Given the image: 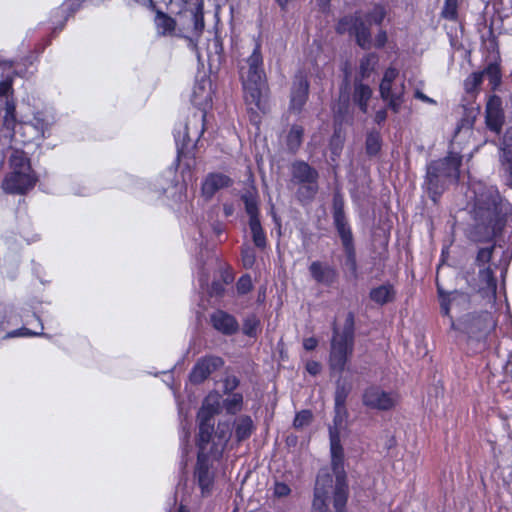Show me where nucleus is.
Listing matches in <instances>:
<instances>
[{
  "label": "nucleus",
  "instance_id": "47",
  "mask_svg": "<svg viewBox=\"0 0 512 512\" xmlns=\"http://www.w3.org/2000/svg\"><path fill=\"white\" fill-rule=\"evenodd\" d=\"M256 260V254L253 248L244 247L242 249V263L245 268H251Z\"/></svg>",
  "mask_w": 512,
  "mask_h": 512
},
{
  "label": "nucleus",
  "instance_id": "54",
  "mask_svg": "<svg viewBox=\"0 0 512 512\" xmlns=\"http://www.w3.org/2000/svg\"><path fill=\"white\" fill-rule=\"evenodd\" d=\"M40 335V333L32 332L31 330L27 328H21L14 330L7 334V337H29V336H37Z\"/></svg>",
  "mask_w": 512,
  "mask_h": 512
},
{
  "label": "nucleus",
  "instance_id": "9",
  "mask_svg": "<svg viewBox=\"0 0 512 512\" xmlns=\"http://www.w3.org/2000/svg\"><path fill=\"white\" fill-rule=\"evenodd\" d=\"M178 38L188 41V45L197 49V41L204 29L203 3L188 4L176 17Z\"/></svg>",
  "mask_w": 512,
  "mask_h": 512
},
{
  "label": "nucleus",
  "instance_id": "35",
  "mask_svg": "<svg viewBox=\"0 0 512 512\" xmlns=\"http://www.w3.org/2000/svg\"><path fill=\"white\" fill-rule=\"evenodd\" d=\"M481 73L484 74V78L488 79L492 90H495L500 85L501 73L497 64H489Z\"/></svg>",
  "mask_w": 512,
  "mask_h": 512
},
{
  "label": "nucleus",
  "instance_id": "28",
  "mask_svg": "<svg viewBox=\"0 0 512 512\" xmlns=\"http://www.w3.org/2000/svg\"><path fill=\"white\" fill-rule=\"evenodd\" d=\"M12 74L13 71L10 65L0 63V97H6V102L10 100L8 97L13 93Z\"/></svg>",
  "mask_w": 512,
  "mask_h": 512
},
{
  "label": "nucleus",
  "instance_id": "36",
  "mask_svg": "<svg viewBox=\"0 0 512 512\" xmlns=\"http://www.w3.org/2000/svg\"><path fill=\"white\" fill-rule=\"evenodd\" d=\"M378 64V57L375 54H368L360 62V75L362 79L368 78Z\"/></svg>",
  "mask_w": 512,
  "mask_h": 512
},
{
  "label": "nucleus",
  "instance_id": "64",
  "mask_svg": "<svg viewBox=\"0 0 512 512\" xmlns=\"http://www.w3.org/2000/svg\"><path fill=\"white\" fill-rule=\"evenodd\" d=\"M176 512H191V510L187 506L180 504Z\"/></svg>",
  "mask_w": 512,
  "mask_h": 512
},
{
  "label": "nucleus",
  "instance_id": "16",
  "mask_svg": "<svg viewBox=\"0 0 512 512\" xmlns=\"http://www.w3.org/2000/svg\"><path fill=\"white\" fill-rule=\"evenodd\" d=\"M339 33L354 34L357 43L362 48H369L371 45V37L369 28L359 16H347L342 18L337 26Z\"/></svg>",
  "mask_w": 512,
  "mask_h": 512
},
{
  "label": "nucleus",
  "instance_id": "14",
  "mask_svg": "<svg viewBox=\"0 0 512 512\" xmlns=\"http://www.w3.org/2000/svg\"><path fill=\"white\" fill-rule=\"evenodd\" d=\"M213 86L209 77L202 76L197 79L191 96L192 104L197 107L201 113L195 115V121L203 123L205 121L206 113L212 106Z\"/></svg>",
  "mask_w": 512,
  "mask_h": 512
},
{
  "label": "nucleus",
  "instance_id": "60",
  "mask_svg": "<svg viewBox=\"0 0 512 512\" xmlns=\"http://www.w3.org/2000/svg\"><path fill=\"white\" fill-rule=\"evenodd\" d=\"M415 97L425 103H428V104H436V101L430 97H428L427 95H425L424 93H422L420 90H416L415 91Z\"/></svg>",
  "mask_w": 512,
  "mask_h": 512
},
{
  "label": "nucleus",
  "instance_id": "62",
  "mask_svg": "<svg viewBox=\"0 0 512 512\" xmlns=\"http://www.w3.org/2000/svg\"><path fill=\"white\" fill-rule=\"evenodd\" d=\"M386 118H387V113L385 110L377 111V113L375 115V121L377 123H381V122L385 121Z\"/></svg>",
  "mask_w": 512,
  "mask_h": 512
},
{
  "label": "nucleus",
  "instance_id": "22",
  "mask_svg": "<svg viewBox=\"0 0 512 512\" xmlns=\"http://www.w3.org/2000/svg\"><path fill=\"white\" fill-rule=\"evenodd\" d=\"M231 184V179L222 173L209 174L203 184L202 193L207 198L212 197L219 189L228 187Z\"/></svg>",
  "mask_w": 512,
  "mask_h": 512
},
{
  "label": "nucleus",
  "instance_id": "55",
  "mask_svg": "<svg viewBox=\"0 0 512 512\" xmlns=\"http://www.w3.org/2000/svg\"><path fill=\"white\" fill-rule=\"evenodd\" d=\"M239 384L238 379L235 376H228L224 381L225 392L233 391Z\"/></svg>",
  "mask_w": 512,
  "mask_h": 512
},
{
  "label": "nucleus",
  "instance_id": "1",
  "mask_svg": "<svg viewBox=\"0 0 512 512\" xmlns=\"http://www.w3.org/2000/svg\"><path fill=\"white\" fill-rule=\"evenodd\" d=\"M333 426L329 428L331 467L335 475L325 470L319 472L314 490L312 512H327L328 502L333 494V505L337 512H342L348 499L347 476L344 469V449L341 444V432L346 429L348 412L346 406H335Z\"/></svg>",
  "mask_w": 512,
  "mask_h": 512
},
{
  "label": "nucleus",
  "instance_id": "8",
  "mask_svg": "<svg viewBox=\"0 0 512 512\" xmlns=\"http://www.w3.org/2000/svg\"><path fill=\"white\" fill-rule=\"evenodd\" d=\"M9 163L10 172L2 183L4 191L11 194H24L32 189L37 182V176L27 154L18 148H13Z\"/></svg>",
  "mask_w": 512,
  "mask_h": 512
},
{
  "label": "nucleus",
  "instance_id": "5",
  "mask_svg": "<svg viewBox=\"0 0 512 512\" xmlns=\"http://www.w3.org/2000/svg\"><path fill=\"white\" fill-rule=\"evenodd\" d=\"M232 436V426L228 421L219 422L212 442L198 441V461L195 478L201 495H210L213 487V472L210 470L208 458L219 459L227 449Z\"/></svg>",
  "mask_w": 512,
  "mask_h": 512
},
{
  "label": "nucleus",
  "instance_id": "25",
  "mask_svg": "<svg viewBox=\"0 0 512 512\" xmlns=\"http://www.w3.org/2000/svg\"><path fill=\"white\" fill-rule=\"evenodd\" d=\"M292 176L298 184L313 182L318 179V172L307 163L299 161L292 165Z\"/></svg>",
  "mask_w": 512,
  "mask_h": 512
},
{
  "label": "nucleus",
  "instance_id": "49",
  "mask_svg": "<svg viewBox=\"0 0 512 512\" xmlns=\"http://www.w3.org/2000/svg\"><path fill=\"white\" fill-rule=\"evenodd\" d=\"M344 215V203L339 195H335L333 201V219L343 218Z\"/></svg>",
  "mask_w": 512,
  "mask_h": 512
},
{
  "label": "nucleus",
  "instance_id": "10",
  "mask_svg": "<svg viewBox=\"0 0 512 512\" xmlns=\"http://www.w3.org/2000/svg\"><path fill=\"white\" fill-rule=\"evenodd\" d=\"M353 347L352 322L347 321L341 332L334 328L329 354V365L333 372H342L345 369L347 360L353 352Z\"/></svg>",
  "mask_w": 512,
  "mask_h": 512
},
{
  "label": "nucleus",
  "instance_id": "30",
  "mask_svg": "<svg viewBox=\"0 0 512 512\" xmlns=\"http://www.w3.org/2000/svg\"><path fill=\"white\" fill-rule=\"evenodd\" d=\"M479 277L483 284L481 291L488 297L494 299L496 296L497 285L492 270L489 267L481 269L479 271Z\"/></svg>",
  "mask_w": 512,
  "mask_h": 512
},
{
  "label": "nucleus",
  "instance_id": "59",
  "mask_svg": "<svg viewBox=\"0 0 512 512\" xmlns=\"http://www.w3.org/2000/svg\"><path fill=\"white\" fill-rule=\"evenodd\" d=\"M471 315L476 318L475 320H472L469 323V325L473 328H477L480 325L478 321L479 318H484L486 315H490L493 318L492 314L489 312H482L480 314L471 313Z\"/></svg>",
  "mask_w": 512,
  "mask_h": 512
},
{
  "label": "nucleus",
  "instance_id": "32",
  "mask_svg": "<svg viewBox=\"0 0 512 512\" xmlns=\"http://www.w3.org/2000/svg\"><path fill=\"white\" fill-rule=\"evenodd\" d=\"M253 421L249 416H241L235 422V435L238 442L250 437L253 431Z\"/></svg>",
  "mask_w": 512,
  "mask_h": 512
},
{
  "label": "nucleus",
  "instance_id": "18",
  "mask_svg": "<svg viewBox=\"0 0 512 512\" xmlns=\"http://www.w3.org/2000/svg\"><path fill=\"white\" fill-rule=\"evenodd\" d=\"M222 365L223 360L217 356L199 359L190 373V380L194 383H201Z\"/></svg>",
  "mask_w": 512,
  "mask_h": 512
},
{
  "label": "nucleus",
  "instance_id": "50",
  "mask_svg": "<svg viewBox=\"0 0 512 512\" xmlns=\"http://www.w3.org/2000/svg\"><path fill=\"white\" fill-rule=\"evenodd\" d=\"M252 288V280L249 275L242 276L237 282V290L241 294L249 292Z\"/></svg>",
  "mask_w": 512,
  "mask_h": 512
},
{
  "label": "nucleus",
  "instance_id": "43",
  "mask_svg": "<svg viewBox=\"0 0 512 512\" xmlns=\"http://www.w3.org/2000/svg\"><path fill=\"white\" fill-rule=\"evenodd\" d=\"M260 322L255 316H249L243 324V333L247 336L254 337L257 334Z\"/></svg>",
  "mask_w": 512,
  "mask_h": 512
},
{
  "label": "nucleus",
  "instance_id": "21",
  "mask_svg": "<svg viewBox=\"0 0 512 512\" xmlns=\"http://www.w3.org/2000/svg\"><path fill=\"white\" fill-rule=\"evenodd\" d=\"M204 130V122L201 124V129H195L194 131H191L189 124H179L174 129V138L177 145L178 150L184 149L188 147L189 143L197 140L199 136L203 133Z\"/></svg>",
  "mask_w": 512,
  "mask_h": 512
},
{
  "label": "nucleus",
  "instance_id": "45",
  "mask_svg": "<svg viewBox=\"0 0 512 512\" xmlns=\"http://www.w3.org/2000/svg\"><path fill=\"white\" fill-rule=\"evenodd\" d=\"M386 16V11L384 7L377 5L373 8V10L368 14L367 21L374 22L376 24H380Z\"/></svg>",
  "mask_w": 512,
  "mask_h": 512
},
{
  "label": "nucleus",
  "instance_id": "63",
  "mask_svg": "<svg viewBox=\"0 0 512 512\" xmlns=\"http://www.w3.org/2000/svg\"><path fill=\"white\" fill-rule=\"evenodd\" d=\"M505 371H506V373L511 374V377H512V354H511L510 359L508 360V362L505 365Z\"/></svg>",
  "mask_w": 512,
  "mask_h": 512
},
{
  "label": "nucleus",
  "instance_id": "34",
  "mask_svg": "<svg viewBox=\"0 0 512 512\" xmlns=\"http://www.w3.org/2000/svg\"><path fill=\"white\" fill-rule=\"evenodd\" d=\"M249 227L252 233V238L254 244L259 247L263 248L266 245V237L264 234V231L261 227L259 218H253L249 220Z\"/></svg>",
  "mask_w": 512,
  "mask_h": 512
},
{
  "label": "nucleus",
  "instance_id": "24",
  "mask_svg": "<svg viewBox=\"0 0 512 512\" xmlns=\"http://www.w3.org/2000/svg\"><path fill=\"white\" fill-rule=\"evenodd\" d=\"M309 271L315 281L324 285H331L336 278V272L332 267L318 261L311 263Z\"/></svg>",
  "mask_w": 512,
  "mask_h": 512
},
{
  "label": "nucleus",
  "instance_id": "42",
  "mask_svg": "<svg viewBox=\"0 0 512 512\" xmlns=\"http://www.w3.org/2000/svg\"><path fill=\"white\" fill-rule=\"evenodd\" d=\"M245 204V209L250 219L258 218V208L254 196L249 193L242 196Z\"/></svg>",
  "mask_w": 512,
  "mask_h": 512
},
{
  "label": "nucleus",
  "instance_id": "7",
  "mask_svg": "<svg viewBox=\"0 0 512 512\" xmlns=\"http://www.w3.org/2000/svg\"><path fill=\"white\" fill-rule=\"evenodd\" d=\"M461 156L450 152L443 159L432 161L427 165L425 185L433 201L450 184L455 183L459 177Z\"/></svg>",
  "mask_w": 512,
  "mask_h": 512
},
{
  "label": "nucleus",
  "instance_id": "31",
  "mask_svg": "<svg viewBox=\"0 0 512 512\" xmlns=\"http://www.w3.org/2000/svg\"><path fill=\"white\" fill-rule=\"evenodd\" d=\"M372 90L369 86L364 85L360 82L355 83L353 100L359 106L363 113H367V102L371 98Z\"/></svg>",
  "mask_w": 512,
  "mask_h": 512
},
{
  "label": "nucleus",
  "instance_id": "56",
  "mask_svg": "<svg viewBox=\"0 0 512 512\" xmlns=\"http://www.w3.org/2000/svg\"><path fill=\"white\" fill-rule=\"evenodd\" d=\"M306 370L311 375H317L321 370V365L317 361H308L306 364Z\"/></svg>",
  "mask_w": 512,
  "mask_h": 512
},
{
  "label": "nucleus",
  "instance_id": "26",
  "mask_svg": "<svg viewBox=\"0 0 512 512\" xmlns=\"http://www.w3.org/2000/svg\"><path fill=\"white\" fill-rule=\"evenodd\" d=\"M334 224L337 229V232L341 238L342 245L344 247L345 252H348L350 256L352 255V245H353V236L348 225L346 218H338L334 219Z\"/></svg>",
  "mask_w": 512,
  "mask_h": 512
},
{
  "label": "nucleus",
  "instance_id": "46",
  "mask_svg": "<svg viewBox=\"0 0 512 512\" xmlns=\"http://www.w3.org/2000/svg\"><path fill=\"white\" fill-rule=\"evenodd\" d=\"M312 419V413L308 410H303L296 414L294 419V427L302 428L310 423Z\"/></svg>",
  "mask_w": 512,
  "mask_h": 512
},
{
  "label": "nucleus",
  "instance_id": "15",
  "mask_svg": "<svg viewBox=\"0 0 512 512\" xmlns=\"http://www.w3.org/2000/svg\"><path fill=\"white\" fill-rule=\"evenodd\" d=\"M174 177L175 171L169 169L155 179L153 183H149L148 188L155 193L156 197L165 195L167 198L180 200L184 186L176 183Z\"/></svg>",
  "mask_w": 512,
  "mask_h": 512
},
{
  "label": "nucleus",
  "instance_id": "17",
  "mask_svg": "<svg viewBox=\"0 0 512 512\" xmlns=\"http://www.w3.org/2000/svg\"><path fill=\"white\" fill-rule=\"evenodd\" d=\"M309 83L306 76L299 72L295 75L290 99V109L299 113L305 105L308 98Z\"/></svg>",
  "mask_w": 512,
  "mask_h": 512
},
{
  "label": "nucleus",
  "instance_id": "41",
  "mask_svg": "<svg viewBox=\"0 0 512 512\" xmlns=\"http://www.w3.org/2000/svg\"><path fill=\"white\" fill-rule=\"evenodd\" d=\"M381 148L380 135L378 133H370L366 139V150L370 155H375Z\"/></svg>",
  "mask_w": 512,
  "mask_h": 512
},
{
  "label": "nucleus",
  "instance_id": "37",
  "mask_svg": "<svg viewBox=\"0 0 512 512\" xmlns=\"http://www.w3.org/2000/svg\"><path fill=\"white\" fill-rule=\"evenodd\" d=\"M303 128L301 126H292L288 136L287 145L291 151H296L302 142Z\"/></svg>",
  "mask_w": 512,
  "mask_h": 512
},
{
  "label": "nucleus",
  "instance_id": "13",
  "mask_svg": "<svg viewBox=\"0 0 512 512\" xmlns=\"http://www.w3.org/2000/svg\"><path fill=\"white\" fill-rule=\"evenodd\" d=\"M399 401V395L394 391H386L379 386L366 388L362 395V403L367 408L379 411L393 409Z\"/></svg>",
  "mask_w": 512,
  "mask_h": 512
},
{
  "label": "nucleus",
  "instance_id": "38",
  "mask_svg": "<svg viewBox=\"0 0 512 512\" xmlns=\"http://www.w3.org/2000/svg\"><path fill=\"white\" fill-rule=\"evenodd\" d=\"M484 79V74L481 72H474L469 75L464 81V88L467 93H474L478 90Z\"/></svg>",
  "mask_w": 512,
  "mask_h": 512
},
{
  "label": "nucleus",
  "instance_id": "40",
  "mask_svg": "<svg viewBox=\"0 0 512 512\" xmlns=\"http://www.w3.org/2000/svg\"><path fill=\"white\" fill-rule=\"evenodd\" d=\"M243 397L239 393H234L223 401V406L230 414H235L240 411L242 406Z\"/></svg>",
  "mask_w": 512,
  "mask_h": 512
},
{
  "label": "nucleus",
  "instance_id": "29",
  "mask_svg": "<svg viewBox=\"0 0 512 512\" xmlns=\"http://www.w3.org/2000/svg\"><path fill=\"white\" fill-rule=\"evenodd\" d=\"M345 82V90L341 89L338 103L333 108L336 119L341 122L346 120L350 109L349 93L347 91L348 80L346 79Z\"/></svg>",
  "mask_w": 512,
  "mask_h": 512
},
{
  "label": "nucleus",
  "instance_id": "23",
  "mask_svg": "<svg viewBox=\"0 0 512 512\" xmlns=\"http://www.w3.org/2000/svg\"><path fill=\"white\" fill-rule=\"evenodd\" d=\"M211 322L216 330L224 334H233L238 329V323L234 317L220 310L211 315Z\"/></svg>",
  "mask_w": 512,
  "mask_h": 512
},
{
  "label": "nucleus",
  "instance_id": "44",
  "mask_svg": "<svg viewBox=\"0 0 512 512\" xmlns=\"http://www.w3.org/2000/svg\"><path fill=\"white\" fill-rule=\"evenodd\" d=\"M350 389L344 384H338L335 391V406H345Z\"/></svg>",
  "mask_w": 512,
  "mask_h": 512
},
{
  "label": "nucleus",
  "instance_id": "48",
  "mask_svg": "<svg viewBox=\"0 0 512 512\" xmlns=\"http://www.w3.org/2000/svg\"><path fill=\"white\" fill-rule=\"evenodd\" d=\"M458 0H446L442 15L447 19H454L457 16Z\"/></svg>",
  "mask_w": 512,
  "mask_h": 512
},
{
  "label": "nucleus",
  "instance_id": "3",
  "mask_svg": "<svg viewBox=\"0 0 512 512\" xmlns=\"http://www.w3.org/2000/svg\"><path fill=\"white\" fill-rule=\"evenodd\" d=\"M438 294L441 313L449 318L453 331L470 339L481 340L495 329L496 322L490 315L479 318L480 325L477 328L469 325L470 321L476 318L471 313L464 314L470 307V298L466 293L458 291L445 293L438 285Z\"/></svg>",
  "mask_w": 512,
  "mask_h": 512
},
{
  "label": "nucleus",
  "instance_id": "12",
  "mask_svg": "<svg viewBox=\"0 0 512 512\" xmlns=\"http://www.w3.org/2000/svg\"><path fill=\"white\" fill-rule=\"evenodd\" d=\"M398 71L395 68H388L380 83V94L388 106L398 112L404 102V84L397 81Z\"/></svg>",
  "mask_w": 512,
  "mask_h": 512
},
{
  "label": "nucleus",
  "instance_id": "61",
  "mask_svg": "<svg viewBox=\"0 0 512 512\" xmlns=\"http://www.w3.org/2000/svg\"><path fill=\"white\" fill-rule=\"evenodd\" d=\"M347 255V265L350 266V268L355 271L356 270V259H355V251H354V245H352V255L348 252H346Z\"/></svg>",
  "mask_w": 512,
  "mask_h": 512
},
{
  "label": "nucleus",
  "instance_id": "57",
  "mask_svg": "<svg viewBox=\"0 0 512 512\" xmlns=\"http://www.w3.org/2000/svg\"><path fill=\"white\" fill-rule=\"evenodd\" d=\"M318 345V341L316 338L314 337H309V338H306L304 339L303 341V347L307 350V351H311V350H314Z\"/></svg>",
  "mask_w": 512,
  "mask_h": 512
},
{
  "label": "nucleus",
  "instance_id": "2",
  "mask_svg": "<svg viewBox=\"0 0 512 512\" xmlns=\"http://www.w3.org/2000/svg\"><path fill=\"white\" fill-rule=\"evenodd\" d=\"M468 207L475 221L477 240H489L502 229L507 216L512 214V204L504 201L494 186L470 180L466 192Z\"/></svg>",
  "mask_w": 512,
  "mask_h": 512
},
{
  "label": "nucleus",
  "instance_id": "6",
  "mask_svg": "<svg viewBox=\"0 0 512 512\" xmlns=\"http://www.w3.org/2000/svg\"><path fill=\"white\" fill-rule=\"evenodd\" d=\"M260 48L257 45L252 54L240 65V79L244 90V98L249 106L265 112L267 108L264 88L265 74Z\"/></svg>",
  "mask_w": 512,
  "mask_h": 512
},
{
  "label": "nucleus",
  "instance_id": "39",
  "mask_svg": "<svg viewBox=\"0 0 512 512\" xmlns=\"http://www.w3.org/2000/svg\"><path fill=\"white\" fill-rule=\"evenodd\" d=\"M318 191L317 180L313 182L300 183L298 195L302 200H311Z\"/></svg>",
  "mask_w": 512,
  "mask_h": 512
},
{
  "label": "nucleus",
  "instance_id": "20",
  "mask_svg": "<svg viewBox=\"0 0 512 512\" xmlns=\"http://www.w3.org/2000/svg\"><path fill=\"white\" fill-rule=\"evenodd\" d=\"M156 35L165 38H178L177 20L157 10L154 17Z\"/></svg>",
  "mask_w": 512,
  "mask_h": 512
},
{
  "label": "nucleus",
  "instance_id": "4",
  "mask_svg": "<svg viewBox=\"0 0 512 512\" xmlns=\"http://www.w3.org/2000/svg\"><path fill=\"white\" fill-rule=\"evenodd\" d=\"M15 103L8 100L5 104V115L3 123L8 132H12L11 141L15 144H39L51 136V129L57 122L55 110L51 107L38 109L33 113L31 119L24 118L16 121Z\"/></svg>",
  "mask_w": 512,
  "mask_h": 512
},
{
  "label": "nucleus",
  "instance_id": "33",
  "mask_svg": "<svg viewBox=\"0 0 512 512\" xmlns=\"http://www.w3.org/2000/svg\"><path fill=\"white\" fill-rule=\"evenodd\" d=\"M15 308L12 305L0 303V331L4 329L5 324H14L17 318H22L23 315H16Z\"/></svg>",
  "mask_w": 512,
  "mask_h": 512
},
{
  "label": "nucleus",
  "instance_id": "52",
  "mask_svg": "<svg viewBox=\"0 0 512 512\" xmlns=\"http://www.w3.org/2000/svg\"><path fill=\"white\" fill-rule=\"evenodd\" d=\"M290 488L287 484L282 482H277L274 485V494L277 497H286L290 494Z\"/></svg>",
  "mask_w": 512,
  "mask_h": 512
},
{
  "label": "nucleus",
  "instance_id": "58",
  "mask_svg": "<svg viewBox=\"0 0 512 512\" xmlns=\"http://www.w3.org/2000/svg\"><path fill=\"white\" fill-rule=\"evenodd\" d=\"M387 41V34L385 31H380L375 38V46L382 47Z\"/></svg>",
  "mask_w": 512,
  "mask_h": 512
},
{
  "label": "nucleus",
  "instance_id": "11",
  "mask_svg": "<svg viewBox=\"0 0 512 512\" xmlns=\"http://www.w3.org/2000/svg\"><path fill=\"white\" fill-rule=\"evenodd\" d=\"M222 404V396L218 392H211L204 399L198 412V441L212 442L216 432L213 417L220 411Z\"/></svg>",
  "mask_w": 512,
  "mask_h": 512
},
{
  "label": "nucleus",
  "instance_id": "19",
  "mask_svg": "<svg viewBox=\"0 0 512 512\" xmlns=\"http://www.w3.org/2000/svg\"><path fill=\"white\" fill-rule=\"evenodd\" d=\"M504 122V114L502 110V100L496 95L489 97L486 104V123L494 132H500Z\"/></svg>",
  "mask_w": 512,
  "mask_h": 512
},
{
  "label": "nucleus",
  "instance_id": "53",
  "mask_svg": "<svg viewBox=\"0 0 512 512\" xmlns=\"http://www.w3.org/2000/svg\"><path fill=\"white\" fill-rule=\"evenodd\" d=\"M342 138L341 136L335 132V135L333 136L332 140H331V150H332V154L334 155H339L341 149H342Z\"/></svg>",
  "mask_w": 512,
  "mask_h": 512
},
{
  "label": "nucleus",
  "instance_id": "27",
  "mask_svg": "<svg viewBox=\"0 0 512 512\" xmlns=\"http://www.w3.org/2000/svg\"><path fill=\"white\" fill-rule=\"evenodd\" d=\"M395 297V291L392 285L383 284L371 289L370 298L373 302L379 305H384L391 302Z\"/></svg>",
  "mask_w": 512,
  "mask_h": 512
},
{
  "label": "nucleus",
  "instance_id": "51",
  "mask_svg": "<svg viewBox=\"0 0 512 512\" xmlns=\"http://www.w3.org/2000/svg\"><path fill=\"white\" fill-rule=\"evenodd\" d=\"M492 252H493V248H489V247L481 248L478 251L477 261L481 264L488 263L491 259Z\"/></svg>",
  "mask_w": 512,
  "mask_h": 512
}]
</instances>
